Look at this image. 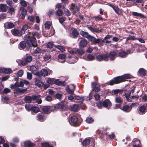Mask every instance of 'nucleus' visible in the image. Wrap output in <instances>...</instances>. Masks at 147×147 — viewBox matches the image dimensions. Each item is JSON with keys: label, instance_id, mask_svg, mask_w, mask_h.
Wrapping results in <instances>:
<instances>
[{"label": "nucleus", "instance_id": "nucleus-1", "mask_svg": "<svg viewBox=\"0 0 147 147\" xmlns=\"http://www.w3.org/2000/svg\"><path fill=\"white\" fill-rule=\"evenodd\" d=\"M96 104L98 107L100 109L104 107L109 109L111 106V103L108 99H106L103 101H99Z\"/></svg>", "mask_w": 147, "mask_h": 147}, {"label": "nucleus", "instance_id": "nucleus-2", "mask_svg": "<svg viewBox=\"0 0 147 147\" xmlns=\"http://www.w3.org/2000/svg\"><path fill=\"white\" fill-rule=\"evenodd\" d=\"M82 144L84 147H94L95 144L94 140L91 138H86Z\"/></svg>", "mask_w": 147, "mask_h": 147}, {"label": "nucleus", "instance_id": "nucleus-3", "mask_svg": "<svg viewBox=\"0 0 147 147\" xmlns=\"http://www.w3.org/2000/svg\"><path fill=\"white\" fill-rule=\"evenodd\" d=\"M26 42L29 47L37 46V42L36 38L32 37L31 36H28L27 39H25Z\"/></svg>", "mask_w": 147, "mask_h": 147}, {"label": "nucleus", "instance_id": "nucleus-4", "mask_svg": "<svg viewBox=\"0 0 147 147\" xmlns=\"http://www.w3.org/2000/svg\"><path fill=\"white\" fill-rule=\"evenodd\" d=\"M123 82L121 76L117 77L114 78L113 80L108 82V84L110 85H113L115 84Z\"/></svg>", "mask_w": 147, "mask_h": 147}, {"label": "nucleus", "instance_id": "nucleus-5", "mask_svg": "<svg viewBox=\"0 0 147 147\" xmlns=\"http://www.w3.org/2000/svg\"><path fill=\"white\" fill-rule=\"evenodd\" d=\"M71 122L69 120L70 124L72 126H77L80 125V123L78 121V119L76 116H73L71 118Z\"/></svg>", "mask_w": 147, "mask_h": 147}, {"label": "nucleus", "instance_id": "nucleus-6", "mask_svg": "<svg viewBox=\"0 0 147 147\" xmlns=\"http://www.w3.org/2000/svg\"><path fill=\"white\" fill-rule=\"evenodd\" d=\"M140 143L139 140L134 139L132 143L129 145V147H140Z\"/></svg>", "mask_w": 147, "mask_h": 147}, {"label": "nucleus", "instance_id": "nucleus-7", "mask_svg": "<svg viewBox=\"0 0 147 147\" xmlns=\"http://www.w3.org/2000/svg\"><path fill=\"white\" fill-rule=\"evenodd\" d=\"M67 107L63 102H61L57 104L55 107V109H59L61 111H64Z\"/></svg>", "mask_w": 147, "mask_h": 147}, {"label": "nucleus", "instance_id": "nucleus-8", "mask_svg": "<svg viewBox=\"0 0 147 147\" xmlns=\"http://www.w3.org/2000/svg\"><path fill=\"white\" fill-rule=\"evenodd\" d=\"M96 58L98 61H107L109 59V57L107 54H103L97 56Z\"/></svg>", "mask_w": 147, "mask_h": 147}, {"label": "nucleus", "instance_id": "nucleus-9", "mask_svg": "<svg viewBox=\"0 0 147 147\" xmlns=\"http://www.w3.org/2000/svg\"><path fill=\"white\" fill-rule=\"evenodd\" d=\"M32 57L31 56H28L24 59H23L21 61V63L23 65H24L27 63L31 62L32 60Z\"/></svg>", "mask_w": 147, "mask_h": 147}, {"label": "nucleus", "instance_id": "nucleus-10", "mask_svg": "<svg viewBox=\"0 0 147 147\" xmlns=\"http://www.w3.org/2000/svg\"><path fill=\"white\" fill-rule=\"evenodd\" d=\"M93 91L96 92H98L100 90L99 86L96 82H92L91 83Z\"/></svg>", "mask_w": 147, "mask_h": 147}, {"label": "nucleus", "instance_id": "nucleus-11", "mask_svg": "<svg viewBox=\"0 0 147 147\" xmlns=\"http://www.w3.org/2000/svg\"><path fill=\"white\" fill-rule=\"evenodd\" d=\"M38 98V97L35 96H33L32 97L29 96H26L24 99L25 102L26 103H30L32 99H36Z\"/></svg>", "mask_w": 147, "mask_h": 147}, {"label": "nucleus", "instance_id": "nucleus-12", "mask_svg": "<svg viewBox=\"0 0 147 147\" xmlns=\"http://www.w3.org/2000/svg\"><path fill=\"white\" fill-rule=\"evenodd\" d=\"M24 86L22 81L17 82L14 84H11L10 87L12 89H15L17 87H23Z\"/></svg>", "mask_w": 147, "mask_h": 147}, {"label": "nucleus", "instance_id": "nucleus-13", "mask_svg": "<svg viewBox=\"0 0 147 147\" xmlns=\"http://www.w3.org/2000/svg\"><path fill=\"white\" fill-rule=\"evenodd\" d=\"M15 25L11 22H7L4 24V27L5 28L10 29L14 28Z\"/></svg>", "mask_w": 147, "mask_h": 147}, {"label": "nucleus", "instance_id": "nucleus-14", "mask_svg": "<svg viewBox=\"0 0 147 147\" xmlns=\"http://www.w3.org/2000/svg\"><path fill=\"white\" fill-rule=\"evenodd\" d=\"M80 34L82 35L83 37L86 38L89 40L92 36L89 34L87 32L83 31H81L80 32Z\"/></svg>", "mask_w": 147, "mask_h": 147}, {"label": "nucleus", "instance_id": "nucleus-15", "mask_svg": "<svg viewBox=\"0 0 147 147\" xmlns=\"http://www.w3.org/2000/svg\"><path fill=\"white\" fill-rule=\"evenodd\" d=\"M11 32L12 34L16 36H20L22 34L17 29H14L11 30Z\"/></svg>", "mask_w": 147, "mask_h": 147}, {"label": "nucleus", "instance_id": "nucleus-16", "mask_svg": "<svg viewBox=\"0 0 147 147\" xmlns=\"http://www.w3.org/2000/svg\"><path fill=\"white\" fill-rule=\"evenodd\" d=\"M138 109L140 112L139 114H143L146 112V108L145 105H142L138 107Z\"/></svg>", "mask_w": 147, "mask_h": 147}, {"label": "nucleus", "instance_id": "nucleus-17", "mask_svg": "<svg viewBox=\"0 0 147 147\" xmlns=\"http://www.w3.org/2000/svg\"><path fill=\"white\" fill-rule=\"evenodd\" d=\"M8 9L7 5L5 4H0V12H5Z\"/></svg>", "mask_w": 147, "mask_h": 147}, {"label": "nucleus", "instance_id": "nucleus-18", "mask_svg": "<svg viewBox=\"0 0 147 147\" xmlns=\"http://www.w3.org/2000/svg\"><path fill=\"white\" fill-rule=\"evenodd\" d=\"M20 10L21 11L20 16L21 18L24 19L27 13V10L24 7H21L20 8Z\"/></svg>", "mask_w": 147, "mask_h": 147}, {"label": "nucleus", "instance_id": "nucleus-19", "mask_svg": "<svg viewBox=\"0 0 147 147\" xmlns=\"http://www.w3.org/2000/svg\"><path fill=\"white\" fill-rule=\"evenodd\" d=\"M37 119L41 121H44L46 119V117L42 113L38 114L37 116Z\"/></svg>", "mask_w": 147, "mask_h": 147}, {"label": "nucleus", "instance_id": "nucleus-20", "mask_svg": "<svg viewBox=\"0 0 147 147\" xmlns=\"http://www.w3.org/2000/svg\"><path fill=\"white\" fill-rule=\"evenodd\" d=\"M83 59L86 60L90 61L93 60L94 59V57L92 55L89 54L86 57L84 56H83Z\"/></svg>", "mask_w": 147, "mask_h": 147}, {"label": "nucleus", "instance_id": "nucleus-21", "mask_svg": "<svg viewBox=\"0 0 147 147\" xmlns=\"http://www.w3.org/2000/svg\"><path fill=\"white\" fill-rule=\"evenodd\" d=\"M35 84L39 87H41L44 85L43 83L40 80L38 79L37 78H35Z\"/></svg>", "mask_w": 147, "mask_h": 147}, {"label": "nucleus", "instance_id": "nucleus-22", "mask_svg": "<svg viewBox=\"0 0 147 147\" xmlns=\"http://www.w3.org/2000/svg\"><path fill=\"white\" fill-rule=\"evenodd\" d=\"M131 53L130 52V50H128L126 52L125 51H121L119 53V56L122 58L125 57L127 54L130 53Z\"/></svg>", "mask_w": 147, "mask_h": 147}, {"label": "nucleus", "instance_id": "nucleus-23", "mask_svg": "<svg viewBox=\"0 0 147 147\" xmlns=\"http://www.w3.org/2000/svg\"><path fill=\"white\" fill-rule=\"evenodd\" d=\"M69 59L68 61V62L70 64H73L76 62L78 60L77 57L71 58V56L68 57Z\"/></svg>", "mask_w": 147, "mask_h": 147}, {"label": "nucleus", "instance_id": "nucleus-24", "mask_svg": "<svg viewBox=\"0 0 147 147\" xmlns=\"http://www.w3.org/2000/svg\"><path fill=\"white\" fill-rule=\"evenodd\" d=\"M138 73L141 76H144L146 74H147V71L145 70L143 68H140L138 71Z\"/></svg>", "mask_w": 147, "mask_h": 147}, {"label": "nucleus", "instance_id": "nucleus-25", "mask_svg": "<svg viewBox=\"0 0 147 147\" xmlns=\"http://www.w3.org/2000/svg\"><path fill=\"white\" fill-rule=\"evenodd\" d=\"M109 54L111 60H114L115 58V56L117 55V53L114 51H111L110 53Z\"/></svg>", "mask_w": 147, "mask_h": 147}, {"label": "nucleus", "instance_id": "nucleus-26", "mask_svg": "<svg viewBox=\"0 0 147 147\" xmlns=\"http://www.w3.org/2000/svg\"><path fill=\"white\" fill-rule=\"evenodd\" d=\"M89 40L92 42H93L96 44H97L100 42V40L99 38L96 39L93 36H91Z\"/></svg>", "mask_w": 147, "mask_h": 147}, {"label": "nucleus", "instance_id": "nucleus-27", "mask_svg": "<svg viewBox=\"0 0 147 147\" xmlns=\"http://www.w3.org/2000/svg\"><path fill=\"white\" fill-rule=\"evenodd\" d=\"M42 111L46 114L50 113V108L49 107L45 106L42 109Z\"/></svg>", "mask_w": 147, "mask_h": 147}, {"label": "nucleus", "instance_id": "nucleus-28", "mask_svg": "<svg viewBox=\"0 0 147 147\" xmlns=\"http://www.w3.org/2000/svg\"><path fill=\"white\" fill-rule=\"evenodd\" d=\"M27 90V89L25 88L24 89H21L20 88H18L16 89L15 92H14V93H15L18 94H20L24 93Z\"/></svg>", "mask_w": 147, "mask_h": 147}, {"label": "nucleus", "instance_id": "nucleus-29", "mask_svg": "<svg viewBox=\"0 0 147 147\" xmlns=\"http://www.w3.org/2000/svg\"><path fill=\"white\" fill-rule=\"evenodd\" d=\"M66 57L65 55L64 54H59L58 56V57L59 59H63V61H60L59 59L58 60V61L59 62L62 63H64L65 62V59Z\"/></svg>", "mask_w": 147, "mask_h": 147}, {"label": "nucleus", "instance_id": "nucleus-30", "mask_svg": "<svg viewBox=\"0 0 147 147\" xmlns=\"http://www.w3.org/2000/svg\"><path fill=\"white\" fill-rule=\"evenodd\" d=\"M24 144L26 147H33L34 144L30 141H26L24 142Z\"/></svg>", "mask_w": 147, "mask_h": 147}, {"label": "nucleus", "instance_id": "nucleus-31", "mask_svg": "<svg viewBox=\"0 0 147 147\" xmlns=\"http://www.w3.org/2000/svg\"><path fill=\"white\" fill-rule=\"evenodd\" d=\"M30 35H31L32 36V37H36L37 38H39L40 37V34L39 32H31V33L30 32Z\"/></svg>", "mask_w": 147, "mask_h": 147}, {"label": "nucleus", "instance_id": "nucleus-32", "mask_svg": "<svg viewBox=\"0 0 147 147\" xmlns=\"http://www.w3.org/2000/svg\"><path fill=\"white\" fill-rule=\"evenodd\" d=\"M123 111L126 112H129L131 110V108H130V106H129L128 105L123 106Z\"/></svg>", "mask_w": 147, "mask_h": 147}, {"label": "nucleus", "instance_id": "nucleus-33", "mask_svg": "<svg viewBox=\"0 0 147 147\" xmlns=\"http://www.w3.org/2000/svg\"><path fill=\"white\" fill-rule=\"evenodd\" d=\"M87 43V40L86 39H83L80 41V45L81 47H84L86 45Z\"/></svg>", "mask_w": 147, "mask_h": 147}, {"label": "nucleus", "instance_id": "nucleus-34", "mask_svg": "<svg viewBox=\"0 0 147 147\" xmlns=\"http://www.w3.org/2000/svg\"><path fill=\"white\" fill-rule=\"evenodd\" d=\"M41 74L43 77H45L48 76V71L46 69H42L41 71Z\"/></svg>", "mask_w": 147, "mask_h": 147}, {"label": "nucleus", "instance_id": "nucleus-35", "mask_svg": "<svg viewBox=\"0 0 147 147\" xmlns=\"http://www.w3.org/2000/svg\"><path fill=\"white\" fill-rule=\"evenodd\" d=\"M123 82L127 81V79H130L131 78V76L129 74H125L121 76Z\"/></svg>", "mask_w": 147, "mask_h": 147}, {"label": "nucleus", "instance_id": "nucleus-36", "mask_svg": "<svg viewBox=\"0 0 147 147\" xmlns=\"http://www.w3.org/2000/svg\"><path fill=\"white\" fill-rule=\"evenodd\" d=\"M72 34L74 38H77L79 35L78 32L76 30H73L72 32Z\"/></svg>", "mask_w": 147, "mask_h": 147}, {"label": "nucleus", "instance_id": "nucleus-37", "mask_svg": "<svg viewBox=\"0 0 147 147\" xmlns=\"http://www.w3.org/2000/svg\"><path fill=\"white\" fill-rule=\"evenodd\" d=\"M76 53L78 55H82L84 53V51L82 49H79L76 51Z\"/></svg>", "mask_w": 147, "mask_h": 147}, {"label": "nucleus", "instance_id": "nucleus-38", "mask_svg": "<svg viewBox=\"0 0 147 147\" xmlns=\"http://www.w3.org/2000/svg\"><path fill=\"white\" fill-rule=\"evenodd\" d=\"M39 110L40 109L38 107L32 105L31 110V111L35 113H37L39 111Z\"/></svg>", "mask_w": 147, "mask_h": 147}, {"label": "nucleus", "instance_id": "nucleus-39", "mask_svg": "<svg viewBox=\"0 0 147 147\" xmlns=\"http://www.w3.org/2000/svg\"><path fill=\"white\" fill-rule=\"evenodd\" d=\"M132 15L135 16L140 17L141 18H143L144 16L142 13H138L137 12H132Z\"/></svg>", "mask_w": 147, "mask_h": 147}, {"label": "nucleus", "instance_id": "nucleus-40", "mask_svg": "<svg viewBox=\"0 0 147 147\" xmlns=\"http://www.w3.org/2000/svg\"><path fill=\"white\" fill-rule=\"evenodd\" d=\"M28 26L27 25H25L23 26L21 31V33L22 34L25 33L26 30L28 29Z\"/></svg>", "mask_w": 147, "mask_h": 147}, {"label": "nucleus", "instance_id": "nucleus-41", "mask_svg": "<svg viewBox=\"0 0 147 147\" xmlns=\"http://www.w3.org/2000/svg\"><path fill=\"white\" fill-rule=\"evenodd\" d=\"M74 98L76 100H87V98L83 96H76Z\"/></svg>", "mask_w": 147, "mask_h": 147}, {"label": "nucleus", "instance_id": "nucleus-42", "mask_svg": "<svg viewBox=\"0 0 147 147\" xmlns=\"http://www.w3.org/2000/svg\"><path fill=\"white\" fill-rule=\"evenodd\" d=\"M26 44L25 41H22L19 44V47L20 49H24L26 48Z\"/></svg>", "mask_w": 147, "mask_h": 147}, {"label": "nucleus", "instance_id": "nucleus-43", "mask_svg": "<svg viewBox=\"0 0 147 147\" xmlns=\"http://www.w3.org/2000/svg\"><path fill=\"white\" fill-rule=\"evenodd\" d=\"M30 70L33 74L37 71L36 67L34 65H32L30 67Z\"/></svg>", "mask_w": 147, "mask_h": 147}, {"label": "nucleus", "instance_id": "nucleus-44", "mask_svg": "<svg viewBox=\"0 0 147 147\" xmlns=\"http://www.w3.org/2000/svg\"><path fill=\"white\" fill-rule=\"evenodd\" d=\"M86 121L87 123L89 124L91 123H93L94 122V120L92 119V117H89L86 118Z\"/></svg>", "mask_w": 147, "mask_h": 147}, {"label": "nucleus", "instance_id": "nucleus-45", "mask_svg": "<svg viewBox=\"0 0 147 147\" xmlns=\"http://www.w3.org/2000/svg\"><path fill=\"white\" fill-rule=\"evenodd\" d=\"M32 105L27 104L25 105V107L26 109L28 111H31Z\"/></svg>", "mask_w": 147, "mask_h": 147}, {"label": "nucleus", "instance_id": "nucleus-46", "mask_svg": "<svg viewBox=\"0 0 147 147\" xmlns=\"http://www.w3.org/2000/svg\"><path fill=\"white\" fill-rule=\"evenodd\" d=\"M51 25V22L49 21H47L45 24V28L47 29H49Z\"/></svg>", "mask_w": 147, "mask_h": 147}, {"label": "nucleus", "instance_id": "nucleus-47", "mask_svg": "<svg viewBox=\"0 0 147 147\" xmlns=\"http://www.w3.org/2000/svg\"><path fill=\"white\" fill-rule=\"evenodd\" d=\"M55 46L61 51H65V48L59 45H55Z\"/></svg>", "mask_w": 147, "mask_h": 147}, {"label": "nucleus", "instance_id": "nucleus-48", "mask_svg": "<svg viewBox=\"0 0 147 147\" xmlns=\"http://www.w3.org/2000/svg\"><path fill=\"white\" fill-rule=\"evenodd\" d=\"M28 20L30 22L31 24H32L34 21V18L32 16H28Z\"/></svg>", "mask_w": 147, "mask_h": 147}, {"label": "nucleus", "instance_id": "nucleus-49", "mask_svg": "<svg viewBox=\"0 0 147 147\" xmlns=\"http://www.w3.org/2000/svg\"><path fill=\"white\" fill-rule=\"evenodd\" d=\"M12 72V70L10 68H4V73L9 74Z\"/></svg>", "mask_w": 147, "mask_h": 147}, {"label": "nucleus", "instance_id": "nucleus-50", "mask_svg": "<svg viewBox=\"0 0 147 147\" xmlns=\"http://www.w3.org/2000/svg\"><path fill=\"white\" fill-rule=\"evenodd\" d=\"M54 80L52 78H49L47 80V83L50 84H53Z\"/></svg>", "mask_w": 147, "mask_h": 147}, {"label": "nucleus", "instance_id": "nucleus-51", "mask_svg": "<svg viewBox=\"0 0 147 147\" xmlns=\"http://www.w3.org/2000/svg\"><path fill=\"white\" fill-rule=\"evenodd\" d=\"M42 147H54L51 145H50L48 142L43 143L42 144Z\"/></svg>", "mask_w": 147, "mask_h": 147}, {"label": "nucleus", "instance_id": "nucleus-52", "mask_svg": "<svg viewBox=\"0 0 147 147\" xmlns=\"http://www.w3.org/2000/svg\"><path fill=\"white\" fill-rule=\"evenodd\" d=\"M57 15L58 16H61L63 13V11L61 9H58L56 12Z\"/></svg>", "mask_w": 147, "mask_h": 147}, {"label": "nucleus", "instance_id": "nucleus-53", "mask_svg": "<svg viewBox=\"0 0 147 147\" xmlns=\"http://www.w3.org/2000/svg\"><path fill=\"white\" fill-rule=\"evenodd\" d=\"M23 71L22 70H20L18 71V73L16 74V75L18 77H21L23 75Z\"/></svg>", "mask_w": 147, "mask_h": 147}, {"label": "nucleus", "instance_id": "nucleus-54", "mask_svg": "<svg viewBox=\"0 0 147 147\" xmlns=\"http://www.w3.org/2000/svg\"><path fill=\"white\" fill-rule=\"evenodd\" d=\"M78 109V106L76 105H73L71 107V110L74 111H76Z\"/></svg>", "mask_w": 147, "mask_h": 147}, {"label": "nucleus", "instance_id": "nucleus-55", "mask_svg": "<svg viewBox=\"0 0 147 147\" xmlns=\"http://www.w3.org/2000/svg\"><path fill=\"white\" fill-rule=\"evenodd\" d=\"M20 3L21 5L23 7H25L27 6V3L24 0H20Z\"/></svg>", "mask_w": 147, "mask_h": 147}, {"label": "nucleus", "instance_id": "nucleus-56", "mask_svg": "<svg viewBox=\"0 0 147 147\" xmlns=\"http://www.w3.org/2000/svg\"><path fill=\"white\" fill-rule=\"evenodd\" d=\"M137 39V38L135 37L134 36H129L127 38L126 40H135Z\"/></svg>", "mask_w": 147, "mask_h": 147}, {"label": "nucleus", "instance_id": "nucleus-57", "mask_svg": "<svg viewBox=\"0 0 147 147\" xmlns=\"http://www.w3.org/2000/svg\"><path fill=\"white\" fill-rule=\"evenodd\" d=\"M10 92V89L8 88H5L3 89V92L4 94H7L8 93H9Z\"/></svg>", "mask_w": 147, "mask_h": 147}, {"label": "nucleus", "instance_id": "nucleus-58", "mask_svg": "<svg viewBox=\"0 0 147 147\" xmlns=\"http://www.w3.org/2000/svg\"><path fill=\"white\" fill-rule=\"evenodd\" d=\"M32 74L30 72H27V78L29 80H31L32 78Z\"/></svg>", "mask_w": 147, "mask_h": 147}, {"label": "nucleus", "instance_id": "nucleus-59", "mask_svg": "<svg viewBox=\"0 0 147 147\" xmlns=\"http://www.w3.org/2000/svg\"><path fill=\"white\" fill-rule=\"evenodd\" d=\"M55 84L58 85H60L63 84V82L58 79L56 80L54 82Z\"/></svg>", "mask_w": 147, "mask_h": 147}, {"label": "nucleus", "instance_id": "nucleus-60", "mask_svg": "<svg viewBox=\"0 0 147 147\" xmlns=\"http://www.w3.org/2000/svg\"><path fill=\"white\" fill-rule=\"evenodd\" d=\"M54 45L52 42H48L47 45V47L49 48H52Z\"/></svg>", "mask_w": 147, "mask_h": 147}, {"label": "nucleus", "instance_id": "nucleus-61", "mask_svg": "<svg viewBox=\"0 0 147 147\" xmlns=\"http://www.w3.org/2000/svg\"><path fill=\"white\" fill-rule=\"evenodd\" d=\"M68 51L70 54L74 55L76 53V51H75L71 50L70 48H67Z\"/></svg>", "mask_w": 147, "mask_h": 147}, {"label": "nucleus", "instance_id": "nucleus-62", "mask_svg": "<svg viewBox=\"0 0 147 147\" xmlns=\"http://www.w3.org/2000/svg\"><path fill=\"white\" fill-rule=\"evenodd\" d=\"M2 100L3 101H4L5 102L7 103L9 101V99L8 97L5 96Z\"/></svg>", "mask_w": 147, "mask_h": 147}, {"label": "nucleus", "instance_id": "nucleus-63", "mask_svg": "<svg viewBox=\"0 0 147 147\" xmlns=\"http://www.w3.org/2000/svg\"><path fill=\"white\" fill-rule=\"evenodd\" d=\"M114 10L115 11V13L117 14H119V13H121L120 9H119L117 6H116Z\"/></svg>", "mask_w": 147, "mask_h": 147}, {"label": "nucleus", "instance_id": "nucleus-64", "mask_svg": "<svg viewBox=\"0 0 147 147\" xmlns=\"http://www.w3.org/2000/svg\"><path fill=\"white\" fill-rule=\"evenodd\" d=\"M45 99L47 101H51L52 100V98L51 96L48 95L46 97Z\"/></svg>", "mask_w": 147, "mask_h": 147}]
</instances>
